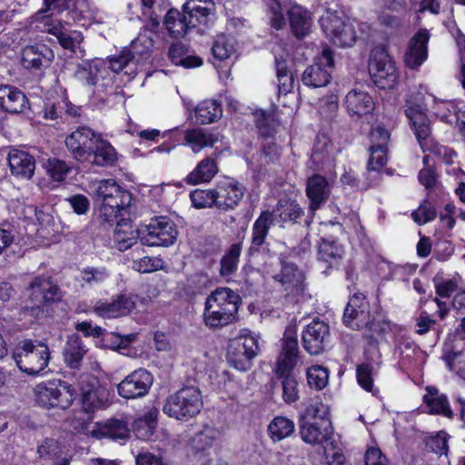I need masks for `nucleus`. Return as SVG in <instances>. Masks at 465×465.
<instances>
[{
    "label": "nucleus",
    "instance_id": "f257e3e1",
    "mask_svg": "<svg viewBox=\"0 0 465 465\" xmlns=\"http://www.w3.org/2000/svg\"><path fill=\"white\" fill-rule=\"evenodd\" d=\"M342 321L347 327L362 331L363 339L371 345L377 344L391 329L388 321L371 315L370 303L361 292H356L350 298Z\"/></svg>",
    "mask_w": 465,
    "mask_h": 465
},
{
    "label": "nucleus",
    "instance_id": "f03ea898",
    "mask_svg": "<svg viewBox=\"0 0 465 465\" xmlns=\"http://www.w3.org/2000/svg\"><path fill=\"white\" fill-rule=\"evenodd\" d=\"M97 219L101 225L112 226L122 212L130 206L131 194L113 179L101 180L95 184Z\"/></svg>",
    "mask_w": 465,
    "mask_h": 465
},
{
    "label": "nucleus",
    "instance_id": "7ed1b4c3",
    "mask_svg": "<svg viewBox=\"0 0 465 465\" xmlns=\"http://www.w3.org/2000/svg\"><path fill=\"white\" fill-rule=\"evenodd\" d=\"M241 297L229 288H217L205 301L203 322L209 329H221L237 315Z\"/></svg>",
    "mask_w": 465,
    "mask_h": 465
},
{
    "label": "nucleus",
    "instance_id": "20e7f679",
    "mask_svg": "<svg viewBox=\"0 0 465 465\" xmlns=\"http://www.w3.org/2000/svg\"><path fill=\"white\" fill-rule=\"evenodd\" d=\"M298 353L297 339L286 331L282 340V350L276 362V373L283 379L282 381V399L288 404L295 402L299 398L298 382L292 375V371L297 362Z\"/></svg>",
    "mask_w": 465,
    "mask_h": 465
},
{
    "label": "nucleus",
    "instance_id": "39448f33",
    "mask_svg": "<svg viewBox=\"0 0 465 465\" xmlns=\"http://www.w3.org/2000/svg\"><path fill=\"white\" fill-rule=\"evenodd\" d=\"M203 404L200 390L194 386H187L166 399L163 411L171 418L187 421L200 413Z\"/></svg>",
    "mask_w": 465,
    "mask_h": 465
},
{
    "label": "nucleus",
    "instance_id": "423d86ee",
    "mask_svg": "<svg viewBox=\"0 0 465 465\" xmlns=\"http://www.w3.org/2000/svg\"><path fill=\"white\" fill-rule=\"evenodd\" d=\"M34 394L36 402L47 409H67L75 397L73 387L61 380H51L36 384L34 387Z\"/></svg>",
    "mask_w": 465,
    "mask_h": 465
},
{
    "label": "nucleus",
    "instance_id": "0eeeda50",
    "mask_svg": "<svg viewBox=\"0 0 465 465\" xmlns=\"http://www.w3.org/2000/svg\"><path fill=\"white\" fill-rule=\"evenodd\" d=\"M19 369L29 375H37L48 365L50 351L41 341H24L14 355Z\"/></svg>",
    "mask_w": 465,
    "mask_h": 465
},
{
    "label": "nucleus",
    "instance_id": "6e6552de",
    "mask_svg": "<svg viewBox=\"0 0 465 465\" xmlns=\"http://www.w3.org/2000/svg\"><path fill=\"white\" fill-rule=\"evenodd\" d=\"M299 429L302 440L307 444L322 446L326 460H329L331 453L328 446L332 445V442L330 441L332 434L330 421L327 419L315 421L301 420ZM331 456L332 462L336 465L343 463L344 457L339 451H334Z\"/></svg>",
    "mask_w": 465,
    "mask_h": 465
},
{
    "label": "nucleus",
    "instance_id": "1a4fd4ad",
    "mask_svg": "<svg viewBox=\"0 0 465 465\" xmlns=\"http://www.w3.org/2000/svg\"><path fill=\"white\" fill-rule=\"evenodd\" d=\"M368 70L379 88L391 89L397 83L395 64L384 49H375L371 52Z\"/></svg>",
    "mask_w": 465,
    "mask_h": 465
},
{
    "label": "nucleus",
    "instance_id": "9d476101",
    "mask_svg": "<svg viewBox=\"0 0 465 465\" xmlns=\"http://www.w3.org/2000/svg\"><path fill=\"white\" fill-rule=\"evenodd\" d=\"M258 351L257 339L252 335L242 334L230 341L227 361L232 367L239 371H247Z\"/></svg>",
    "mask_w": 465,
    "mask_h": 465
},
{
    "label": "nucleus",
    "instance_id": "9b49d317",
    "mask_svg": "<svg viewBox=\"0 0 465 465\" xmlns=\"http://www.w3.org/2000/svg\"><path fill=\"white\" fill-rule=\"evenodd\" d=\"M325 35L336 45L351 46L355 42V32L337 12L327 10L320 19Z\"/></svg>",
    "mask_w": 465,
    "mask_h": 465
},
{
    "label": "nucleus",
    "instance_id": "f8f14e48",
    "mask_svg": "<svg viewBox=\"0 0 465 465\" xmlns=\"http://www.w3.org/2000/svg\"><path fill=\"white\" fill-rule=\"evenodd\" d=\"M333 54L329 47H324L321 55L308 66L302 76L304 85L311 88H320L328 85L331 79V69L333 67Z\"/></svg>",
    "mask_w": 465,
    "mask_h": 465
},
{
    "label": "nucleus",
    "instance_id": "ddd939ff",
    "mask_svg": "<svg viewBox=\"0 0 465 465\" xmlns=\"http://www.w3.org/2000/svg\"><path fill=\"white\" fill-rule=\"evenodd\" d=\"M178 232L174 223L167 217H155L146 226L141 242L147 246H169L174 243Z\"/></svg>",
    "mask_w": 465,
    "mask_h": 465
},
{
    "label": "nucleus",
    "instance_id": "4468645a",
    "mask_svg": "<svg viewBox=\"0 0 465 465\" xmlns=\"http://www.w3.org/2000/svg\"><path fill=\"white\" fill-rule=\"evenodd\" d=\"M272 278L281 284L285 297L292 302H298L305 292V275L294 263L283 262L280 272Z\"/></svg>",
    "mask_w": 465,
    "mask_h": 465
},
{
    "label": "nucleus",
    "instance_id": "2eb2a0df",
    "mask_svg": "<svg viewBox=\"0 0 465 465\" xmlns=\"http://www.w3.org/2000/svg\"><path fill=\"white\" fill-rule=\"evenodd\" d=\"M82 393V405L86 412H94L104 408L109 400L106 388L101 386L98 381L90 375L81 376L79 382Z\"/></svg>",
    "mask_w": 465,
    "mask_h": 465
},
{
    "label": "nucleus",
    "instance_id": "dca6fc26",
    "mask_svg": "<svg viewBox=\"0 0 465 465\" xmlns=\"http://www.w3.org/2000/svg\"><path fill=\"white\" fill-rule=\"evenodd\" d=\"M152 47V39L140 35L131 43L129 47L123 49L119 54L108 58L109 68L119 74L136 58L146 56L151 52Z\"/></svg>",
    "mask_w": 465,
    "mask_h": 465
},
{
    "label": "nucleus",
    "instance_id": "f3484780",
    "mask_svg": "<svg viewBox=\"0 0 465 465\" xmlns=\"http://www.w3.org/2000/svg\"><path fill=\"white\" fill-rule=\"evenodd\" d=\"M97 135L99 134L88 127H78L65 138V145L74 159L85 162L92 157V149Z\"/></svg>",
    "mask_w": 465,
    "mask_h": 465
},
{
    "label": "nucleus",
    "instance_id": "a211bd4d",
    "mask_svg": "<svg viewBox=\"0 0 465 465\" xmlns=\"http://www.w3.org/2000/svg\"><path fill=\"white\" fill-rule=\"evenodd\" d=\"M153 376L145 369H137L127 375L117 386L118 393L124 399H136L147 394L153 384Z\"/></svg>",
    "mask_w": 465,
    "mask_h": 465
},
{
    "label": "nucleus",
    "instance_id": "6ab92c4d",
    "mask_svg": "<svg viewBox=\"0 0 465 465\" xmlns=\"http://www.w3.org/2000/svg\"><path fill=\"white\" fill-rule=\"evenodd\" d=\"M329 336V325L323 321L313 320L302 331V346L311 355H319L324 351Z\"/></svg>",
    "mask_w": 465,
    "mask_h": 465
},
{
    "label": "nucleus",
    "instance_id": "aec40b11",
    "mask_svg": "<svg viewBox=\"0 0 465 465\" xmlns=\"http://www.w3.org/2000/svg\"><path fill=\"white\" fill-rule=\"evenodd\" d=\"M26 294L37 307L61 300V291L50 277L37 276L27 286Z\"/></svg>",
    "mask_w": 465,
    "mask_h": 465
},
{
    "label": "nucleus",
    "instance_id": "412c9836",
    "mask_svg": "<svg viewBox=\"0 0 465 465\" xmlns=\"http://www.w3.org/2000/svg\"><path fill=\"white\" fill-rule=\"evenodd\" d=\"M134 308L135 302L131 296L120 294L111 300L97 301L93 312L100 317L114 319L128 315Z\"/></svg>",
    "mask_w": 465,
    "mask_h": 465
},
{
    "label": "nucleus",
    "instance_id": "4be33fe9",
    "mask_svg": "<svg viewBox=\"0 0 465 465\" xmlns=\"http://www.w3.org/2000/svg\"><path fill=\"white\" fill-rule=\"evenodd\" d=\"M430 35L427 30H420L410 41L404 54V62L410 68L420 66L427 59V43Z\"/></svg>",
    "mask_w": 465,
    "mask_h": 465
},
{
    "label": "nucleus",
    "instance_id": "5701e85b",
    "mask_svg": "<svg viewBox=\"0 0 465 465\" xmlns=\"http://www.w3.org/2000/svg\"><path fill=\"white\" fill-rule=\"evenodd\" d=\"M213 9V0H188L183 5V11L193 27L207 25Z\"/></svg>",
    "mask_w": 465,
    "mask_h": 465
},
{
    "label": "nucleus",
    "instance_id": "b1692460",
    "mask_svg": "<svg viewBox=\"0 0 465 465\" xmlns=\"http://www.w3.org/2000/svg\"><path fill=\"white\" fill-rule=\"evenodd\" d=\"M330 184L324 176L315 174L310 177L306 184V195L310 200L312 211L319 209L330 196Z\"/></svg>",
    "mask_w": 465,
    "mask_h": 465
},
{
    "label": "nucleus",
    "instance_id": "393cba45",
    "mask_svg": "<svg viewBox=\"0 0 465 465\" xmlns=\"http://www.w3.org/2000/svg\"><path fill=\"white\" fill-rule=\"evenodd\" d=\"M344 104L351 116L361 117L374 110L372 97L367 92L359 89H353L346 94Z\"/></svg>",
    "mask_w": 465,
    "mask_h": 465
},
{
    "label": "nucleus",
    "instance_id": "a878e982",
    "mask_svg": "<svg viewBox=\"0 0 465 465\" xmlns=\"http://www.w3.org/2000/svg\"><path fill=\"white\" fill-rule=\"evenodd\" d=\"M7 159L14 175L29 179L34 174L35 169V158L27 152L12 149L9 151Z\"/></svg>",
    "mask_w": 465,
    "mask_h": 465
},
{
    "label": "nucleus",
    "instance_id": "bb28decb",
    "mask_svg": "<svg viewBox=\"0 0 465 465\" xmlns=\"http://www.w3.org/2000/svg\"><path fill=\"white\" fill-rule=\"evenodd\" d=\"M0 106L8 113L19 114L28 107V100L18 88L0 85Z\"/></svg>",
    "mask_w": 465,
    "mask_h": 465
},
{
    "label": "nucleus",
    "instance_id": "cd10ccee",
    "mask_svg": "<svg viewBox=\"0 0 465 465\" xmlns=\"http://www.w3.org/2000/svg\"><path fill=\"white\" fill-rule=\"evenodd\" d=\"M219 140L218 133H212L203 128H193L184 133V143L195 153L205 147H213Z\"/></svg>",
    "mask_w": 465,
    "mask_h": 465
},
{
    "label": "nucleus",
    "instance_id": "c85d7f7f",
    "mask_svg": "<svg viewBox=\"0 0 465 465\" xmlns=\"http://www.w3.org/2000/svg\"><path fill=\"white\" fill-rule=\"evenodd\" d=\"M244 194V188L237 183H228L215 189L217 208L227 211L235 208Z\"/></svg>",
    "mask_w": 465,
    "mask_h": 465
},
{
    "label": "nucleus",
    "instance_id": "c756f323",
    "mask_svg": "<svg viewBox=\"0 0 465 465\" xmlns=\"http://www.w3.org/2000/svg\"><path fill=\"white\" fill-rule=\"evenodd\" d=\"M272 224V214L270 211L262 212L256 219L252 230V243L249 252L252 255L258 252L265 243L271 225Z\"/></svg>",
    "mask_w": 465,
    "mask_h": 465
},
{
    "label": "nucleus",
    "instance_id": "7c9ffc66",
    "mask_svg": "<svg viewBox=\"0 0 465 465\" xmlns=\"http://www.w3.org/2000/svg\"><path fill=\"white\" fill-rule=\"evenodd\" d=\"M92 163L97 166H112L117 162V153L114 146L102 137L96 136V142L92 149Z\"/></svg>",
    "mask_w": 465,
    "mask_h": 465
},
{
    "label": "nucleus",
    "instance_id": "2f4dec72",
    "mask_svg": "<svg viewBox=\"0 0 465 465\" xmlns=\"http://www.w3.org/2000/svg\"><path fill=\"white\" fill-rule=\"evenodd\" d=\"M218 173V165L214 159L206 157L200 161L195 168L185 178L188 184L195 185L209 183Z\"/></svg>",
    "mask_w": 465,
    "mask_h": 465
},
{
    "label": "nucleus",
    "instance_id": "473e14b6",
    "mask_svg": "<svg viewBox=\"0 0 465 465\" xmlns=\"http://www.w3.org/2000/svg\"><path fill=\"white\" fill-rule=\"evenodd\" d=\"M271 213L272 221L279 219L282 223H297L304 215V211L295 201L281 199Z\"/></svg>",
    "mask_w": 465,
    "mask_h": 465
},
{
    "label": "nucleus",
    "instance_id": "72a5a7b5",
    "mask_svg": "<svg viewBox=\"0 0 465 465\" xmlns=\"http://www.w3.org/2000/svg\"><path fill=\"white\" fill-rule=\"evenodd\" d=\"M428 394L424 395L423 401L429 407V412L435 415H442L448 419H452L454 413L450 406L447 397L440 394L435 388H427Z\"/></svg>",
    "mask_w": 465,
    "mask_h": 465
},
{
    "label": "nucleus",
    "instance_id": "f704fd0d",
    "mask_svg": "<svg viewBox=\"0 0 465 465\" xmlns=\"http://www.w3.org/2000/svg\"><path fill=\"white\" fill-rule=\"evenodd\" d=\"M343 254V246L336 241L322 238L319 242L318 259L330 267L336 265Z\"/></svg>",
    "mask_w": 465,
    "mask_h": 465
},
{
    "label": "nucleus",
    "instance_id": "c9c22d12",
    "mask_svg": "<svg viewBox=\"0 0 465 465\" xmlns=\"http://www.w3.org/2000/svg\"><path fill=\"white\" fill-rule=\"evenodd\" d=\"M405 113L415 130L417 139L420 143L422 140L425 141L430 134V128L424 112L419 105H411L406 109Z\"/></svg>",
    "mask_w": 465,
    "mask_h": 465
},
{
    "label": "nucleus",
    "instance_id": "e433bc0d",
    "mask_svg": "<svg viewBox=\"0 0 465 465\" xmlns=\"http://www.w3.org/2000/svg\"><path fill=\"white\" fill-rule=\"evenodd\" d=\"M290 25L297 37L306 35L312 25L311 17L306 9L301 5H293L288 11Z\"/></svg>",
    "mask_w": 465,
    "mask_h": 465
},
{
    "label": "nucleus",
    "instance_id": "4c0bfd02",
    "mask_svg": "<svg viewBox=\"0 0 465 465\" xmlns=\"http://www.w3.org/2000/svg\"><path fill=\"white\" fill-rule=\"evenodd\" d=\"M39 457L54 465H68V460L63 456V452L58 441L54 439H45L37 447Z\"/></svg>",
    "mask_w": 465,
    "mask_h": 465
},
{
    "label": "nucleus",
    "instance_id": "58836bf2",
    "mask_svg": "<svg viewBox=\"0 0 465 465\" xmlns=\"http://www.w3.org/2000/svg\"><path fill=\"white\" fill-rule=\"evenodd\" d=\"M86 350L79 336L71 335L64 350V361L71 369H79Z\"/></svg>",
    "mask_w": 465,
    "mask_h": 465
},
{
    "label": "nucleus",
    "instance_id": "ea45409f",
    "mask_svg": "<svg viewBox=\"0 0 465 465\" xmlns=\"http://www.w3.org/2000/svg\"><path fill=\"white\" fill-rule=\"evenodd\" d=\"M158 413V410L152 407L143 416L134 420L133 429L137 438L146 440L153 434Z\"/></svg>",
    "mask_w": 465,
    "mask_h": 465
},
{
    "label": "nucleus",
    "instance_id": "a19ab883",
    "mask_svg": "<svg viewBox=\"0 0 465 465\" xmlns=\"http://www.w3.org/2000/svg\"><path fill=\"white\" fill-rule=\"evenodd\" d=\"M164 25L171 35L173 37L183 36L187 30L193 27L189 23L185 13L183 11L181 13L175 9H172L166 14Z\"/></svg>",
    "mask_w": 465,
    "mask_h": 465
},
{
    "label": "nucleus",
    "instance_id": "79ce46f5",
    "mask_svg": "<svg viewBox=\"0 0 465 465\" xmlns=\"http://www.w3.org/2000/svg\"><path fill=\"white\" fill-rule=\"evenodd\" d=\"M294 422L284 417L276 416L268 425V435L273 442L281 441L294 432Z\"/></svg>",
    "mask_w": 465,
    "mask_h": 465
},
{
    "label": "nucleus",
    "instance_id": "37998d69",
    "mask_svg": "<svg viewBox=\"0 0 465 465\" xmlns=\"http://www.w3.org/2000/svg\"><path fill=\"white\" fill-rule=\"evenodd\" d=\"M223 110L221 104L215 100H205L195 108V119L201 124H208L221 118Z\"/></svg>",
    "mask_w": 465,
    "mask_h": 465
},
{
    "label": "nucleus",
    "instance_id": "c03bdc74",
    "mask_svg": "<svg viewBox=\"0 0 465 465\" xmlns=\"http://www.w3.org/2000/svg\"><path fill=\"white\" fill-rule=\"evenodd\" d=\"M219 436L220 431L216 428L204 425L192 437L190 445L197 452L205 451L213 445Z\"/></svg>",
    "mask_w": 465,
    "mask_h": 465
},
{
    "label": "nucleus",
    "instance_id": "a18cd8bd",
    "mask_svg": "<svg viewBox=\"0 0 465 465\" xmlns=\"http://www.w3.org/2000/svg\"><path fill=\"white\" fill-rule=\"evenodd\" d=\"M138 237V231L133 229L131 224L127 223H117L114 233V242L119 251L124 252L132 247L136 243Z\"/></svg>",
    "mask_w": 465,
    "mask_h": 465
},
{
    "label": "nucleus",
    "instance_id": "49530a36",
    "mask_svg": "<svg viewBox=\"0 0 465 465\" xmlns=\"http://www.w3.org/2000/svg\"><path fill=\"white\" fill-rule=\"evenodd\" d=\"M82 286L97 287L104 283L110 277V272L104 266H86L80 271Z\"/></svg>",
    "mask_w": 465,
    "mask_h": 465
},
{
    "label": "nucleus",
    "instance_id": "de8ad7c7",
    "mask_svg": "<svg viewBox=\"0 0 465 465\" xmlns=\"http://www.w3.org/2000/svg\"><path fill=\"white\" fill-rule=\"evenodd\" d=\"M101 65L99 61L79 65L75 72V78L84 85L94 86L102 77Z\"/></svg>",
    "mask_w": 465,
    "mask_h": 465
},
{
    "label": "nucleus",
    "instance_id": "09e8293b",
    "mask_svg": "<svg viewBox=\"0 0 465 465\" xmlns=\"http://www.w3.org/2000/svg\"><path fill=\"white\" fill-rule=\"evenodd\" d=\"M100 433L113 440H124L129 437L130 430L127 420L124 419H111L102 426Z\"/></svg>",
    "mask_w": 465,
    "mask_h": 465
},
{
    "label": "nucleus",
    "instance_id": "8fccbe9b",
    "mask_svg": "<svg viewBox=\"0 0 465 465\" xmlns=\"http://www.w3.org/2000/svg\"><path fill=\"white\" fill-rule=\"evenodd\" d=\"M45 52L51 53L45 45L40 47L35 45L25 46L22 52L23 65L26 68L39 69L45 58Z\"/></svg>",
    "mask_w": 465,
    "mask_h": 465
},
{
    "label": "nucleus",
    "instance_id": "3c124183",
    "mask_svg": "<svg viewBox=\"0 0 465 465\" xmlns=\"http://www.w3.org/2000/svg\"><path fill=\"white\" fill-rule=\"evenodd\" d=\"M242 251L240 243L232 244L221 260L220 273L222 276H229L234 273L238 268L239 258Z\"/></svg>",
    "mask_w": 465,
    "mask_h": 465
},
{
    "label": "nucleus",
    "instance_id": "603ef678",
    "mask_svg": "<svg viewBox=\"0 0 465 465\" xmlns=\"http://www.w3.org/2000/svg\"><path fill=\"white\" fill-rule=\"evenodd\" d=\"M212 52L213 56L219 60L229 58L235 52L233 39L225 35H218L213 45Z\"/></svg>",
    "mask_w": 465,
    "mask_h": 465
},
{
    "label": "nucleus",
    "instance_id": "864d4df0",
    "mask_svg": "<svg viewBox=\"0 0 465 465\" xmlns=\"http://www.w3.org/2000/svg\"><path fill=\"white\" fill-rule=\"evenodd\" d=\"M329 381L327 369L320 365H315L307 370V381L310 387L316 390L323 389Z\"/></svg>",
    "mask_w": 465,
    "mask_h": 465
},
{
    "label": "nucleus",
    "instance_id": "5fc2aeb1",
    "mask_svg": "<svg viewBox=\"0 0 465 465\" xmlns=\"http://www.w3.org/2000/svg\"><path fill=\"white\" fill-rule=\"evenodd\" d=\"M192 203L196 208L217 207V197L214 190L197 189L190 194Z\"/></svg>",
    "mask_w": 465,
    "mask_h": 465
},
{
    "label": "nucleus",
    "instance_id": "6e6d98bb",
    "mask_svg": "<svg viewBox=\"0 0 465 465\" xmlns=\"http://www.w3.org/2000/svg\"><path fill=\"white\" fill-rule=\"evenodd\" d=\"M332 151L333 146L327 138L318 137L312 148V160L316 164H322L330 159Z\"/></svg>",
    "mask_w": 465,
    "mask_h": 465
},
{
    "label": "nucleus",
    "instance_id": "4d7b16f0",
    "mask_svg": "<svg viewBox=\"0 0 465 465\" xmlns=\"http://www.w3.org/2000/svg\"><path fill=\"white\" fill-rule=\"evenodd\" d=\"M169 57L175 64H183L184 67H197L202 64V59L197 56L182 57L183 46L179 44L173 45L169 49Z\"/></svg>",
    "mask_w": 465,
    "mask_h": 465
},
{
    "label": "nucleus",
    "instance_id": "13d9d810",
    "mask_svg": "<svg viewBox=\"0 0 465 465\" xmlns=\"http://www.w3.org/2000/svg\"><path fill=\"white\" fill-rule=\"evenodd\" d=\"M35 215L39 225V231H46L47 234L56 232V223L50 213L49 207L35 208Z\"/></svg>",
    "mask_w": 465,
    "mask_h": 465
},
{
    "label": "nucleus",
    "instance_id": "bf43d9fd",
    "mask_svg": "<svg viewBox=\"0 0 465 465\" xmlns=\"http://www.w3.org/2000/svg\"><path fill=\"white\" fill-rule=\"evenodd\" d=\"M276 74L279 93L286 94L291 92L293 87L294 80L292 73L287 69L283 62H277Z\"/></svg>",
    "mask_w": 465,
    "mask_h": 465
},
{
    "label": "nucleus",
    "instance_id": "052dcab7",
    "mask_svg": "<svg viewBox=\"0 0 465 465\" xmlns=\"http://www.w3.org/2000/svg\"><path fill=\"white\" fill-rule=\"evenodd\" d=\"M163 267V262L159 257H143L133 262L132 268L142 273H150Z\"/></svg>",
    "mask_w": 465,
    "mask_h": 465
},
{
    "label": "nucleus",
    "instance_id": "680f3d73",
    "mask_svg": "<svg viewBox=\"0 0 465 465\" xmlns=\"http://www.w3.org/2000/svg\"><path fill=\"white\" fill-rule=\"evenodd\" d=\"M328 415V407L320 401H312L302 413L301 420H321L326 419Z\"/></svg>",
    "mask_w": 465,
    "mask_h": 465
},
{
    "label": "nucleus",
    "instance_id": "e2e57ef3",
    "mask_svg": "<svg viewBox=\"0 0 465 465\" xmlns=\"http://www.w3.org/2000/svg\"><path fill=\"white\" fill-rule=\"evenodd\" d=\"M70 170L71 167L63 160L56 158L48 160L47 173L56 182L64 180Z\"/></svg>",
    "mask_w": 465,
    "mask_h": 465
},
{
    "label": "nucleus",
    "instance_id": "0e129e2a",
    "mask_svg": "<svg viewBox=\"0 0 465 465\" xmlns=\"http://www.w3.org/2000/svg\"><path fill=\"white\" fill-rule=\"evenodd\" d=\"M436 215L435 208L428 201L420 203L418 209L411 213L413 220L419 224H425L434 220Z\"/></svg>",
    "mask_w": 465,
    "mask_h": 465
},
{
    "label": "nucleus",
    "instance_id": "69168bd1",
    "mask_svg": "<svg viewBox=\"0 0 465 465\" xmlns=\"http://www.w3.org/2000/svg\"><path fill=\"white\" fill-rule=\"evenodd\" d=\"M420 143L423 151L429 150L430 153L437 157L439 160L448 164L452 163V158L455 155V152L452 149L447 148L439 143H431L429 147L425 148V146H428V142L426 141L424 143L421 142Z\"/></svg>",
    "mask_w": 465,
    "mask_h": 465
},
{
    "label": "nucleus",
    "instance_id": "338daca9",
    "mask_svg": "<svg viewBox=\"0 0 465 465\" xmlns=\"http://www.w3.org/2000/svg\"><path fill=\"white\" fill-rule=\"evenodd\" d=\"M370 150L369 169L376 171L383 167L387 163V148L380 144L371 145Z\"/></svg>",
    "mask_w": 465,
    "mask_h": 465
},
{
    "label": "nucleus",
    "instance_id": "774afa93",
    "mask_svg": "<svg viewBox=\"0 0 465 465\" xmlns=\"http://www.w3.org/2000/svg\"><path fill=\"white\" fill-rule=\"evenodd\" d=\"M357 381L362 389L374 393L372 368L371 365L361 364L358 366Z\"/></svg>",
    "mask_w": 465,
    "mask_h": 465
}]
</instances>
